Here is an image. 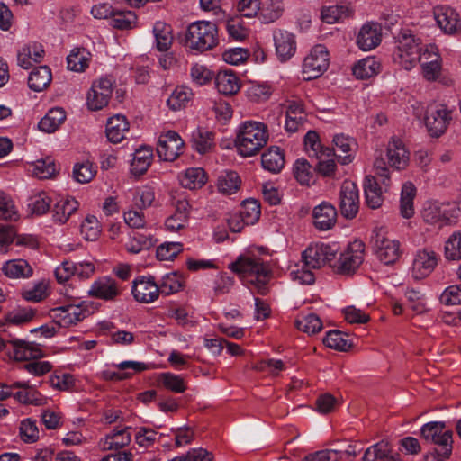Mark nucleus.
Wrapping results in <instances>:
<instances>
[{
	"label": "nucleus",
	"mask_w": 461,
	"mask_h": 461,
	"mask_svg": "<svg viewBox=\"0 0 461 461\" xmlns=\"http://www.w3.org/2000/svg\"><path fill=\"white\" fill-rule=\"evenodd\" d=\"M267 254V249L264 248L249 249L229 267L250 289H255L261 294L267 293V285L272 275L269 264L261 257Z\"/></svg>",
	"instance_id": "1"
},
{
	"label": "nucleus",
	"mask_w": 461,
	"mask_h": 461,
	"mask_svg": "<svg viewBox=\"0 0 461 461\" xmlns=\"http://www.w3.org/2000/svg\"><path fill=\"white\" fill-rule=\"evenodd\" d=\"M268 137V130L265 123L246 121L237 129L235 147L240 156L252 157L267 143Z\"/></svg>",
	"instance_id": "2"
},
{
	"label": "nucleus",
	"mask_w": 461,
	"mask_h": 461,
	"mask_svg": "<svg viewBox=\"0 0 461 461\" xmlns=\"http://www.w3.org/2000/svg\"><path fill=\"white\" fill-rule=\"evenodd\" d=\"M374 168L375 176H368L366 177L364 184V191L366 203L372 209L379 208L384 201L383 194L386 192L390 186V173L386 167L385 159L383 152L376 154L374 161Z\"/></svg>",
	"instance_id": "3"
},
{
	"label": "nucleus",
	"mask_w": 461,
	"mask_h": 461,
	"mask_svg": "<svg viewBox=\"0 0 461 461\" xmlns=\"http://www.w3.org/2000/svg\"><path fill=\"white\" fill-rule=\"evenodd\" d=\"M395 44L393 62L406 70H411L417 65L419 57L424 50L420 38L410 30H402L395 37Z\"/></svg>",
	"instance_id": "4"
},
{
	"label": "nucleus",
	"mask_w": 461,
	"mask_h": 461,
	"mask_svg": "<svg viewBox=\"0 0 461 461\" xmlns=\"http://www.w3.org/2000/svg\"><path fill=\"white\" fill-rule=\"evenodd\" d=\"M219 41L218 28L208 21L192 23L186 30L185 46L190 50L203 52L212 50Z\"/></svg>",
	"instance_id": "5"
},
{
	"label": "nucleus",
	"mask_w": 461,
	"mask_h": 461,
	"mask_svg": "<svg viewBox=\"0 0 461 461\" xmlns=\"http://www.w3.org/2000/svg\"><path fill=\"white\" fill-rule=\"evenodd\" d=\"M422 438L441 447L442 456L449 457L453 448V432L446 429L443 421H430L424 424L420 429Z\"/></svg>",
	"instance_id": "6"
},
{
	"label": "nucleus",
	"mask_w": 461,
	"mask_h": 461,
	"mask_svg": "<svg viewBox=\"0 0 461 461\" xmlns=\"http://www.w3.org/2000/svg\"><path fill=\"white\" fill-rule=\"evenodd\" d=\"M459 209L449 203L428 202L421 212L423 221L429 224L441 228L451 224L458 217Z\"/></svg>",
	"instance_id": "7"
},
{
	"label": "nucleus",
	"mask_w": 461,
	"mask_h": 461,
	"mask_svg": "<svg viewBox=\"0 0 461 461\" xmlns=\"http://www.w3.org/2000/svg\"><path fill=\"white\" fill-rule=\"evenodd\" d=\"M371 242L375 255L384 264H393L400 258V242L390 239L384 228L374 230Z\"/></svg>",
	"instance_id": "8"
},
{
	"label": "nucleus",
	"mask_w": 461,
	"mask_h": 461,
	"mask_svg": "<svg viewBox=\"0 0 461 461\" xmlns=\"http://www.w3.org/2000/svg\"><path fill=\"white\" fill-rule=\"evenodd\" d=\"M365 245L361 240L349 243L339 259L332 266L335 271L341 275L353 274L363 263Z\"/></svg>",
	"instance_id": "9"
},
{
	"label": "nucleus",
	"mask_w": 461,
	"mask_h": 461,
	"mask_svg": "<svg viewBox=\"0 0 461 461\" xmlns=\"http://www.w3.org/2000/svg\"><path fill=\"white\" fill-rule=\"evenodd\" d=\"M13 395L19 402L41 405L44 399L33 389L29 382L19 381L10 384H0V401Z\"/></svg>",
	"instance_id": "10"
},
{
	"label": "nucleus",
	"mask_w": 461,
	"mask_h": 461,
	"mask_svg": "<svg viewBox=\"0 0 461 461\" xmlns=\"http://www.w3.org/2000/svg\"><path fill=\"white\" fill-rule=\"evenodd\" d=\"M330 63L329 52L325 46L318 44L304 58L303 76L305 80H312L321 76Z\"/></svg>",
	"instance_id": "11"
},
{
	"label": "nucleus",
	"mask_w": 461,
	"mask_h": 461,
	"mask_svg": "<svg viewBox=\"0 0 461 461\" xmlns=\"http://www.w3.org/2000/svg\"><path fill=\"white\" fill-rule=\"evenodd\" d=\"M338 252V245L316 243L310 245L302 254L303 264L306 267L316 269L321 267L326 262L335 258Z\"/></svg>",
	"instance_id": "12"
},
{
	"label": "nucleus",
	"mask_w": 461,
	"mask_h": 461,
	"mask_svg": "<svg viewBox=\"0 0 461 461\" xmlns=\"http://www.w3.org/2000/svg\"><path fill=\"white\" fill-rule=\"evenodd\" d=\"M0 350H6L8 355L17 361L37 359L42 357L41 350L37 345L19 339L5 340L0 338Z\"/></svg>",
	"instance_id": "13"
},
{
	"label": "nucleus",
	"mask_w": 461,
	"mask_h": 461,
	"mask_svg": "<svg viewBox=\"0 0 461 461\" xmlns=\"http://www.w3.org/2000/svg\"><path fill=\"white\" fill-rule=\"evenodd\" d=\"M87 313L88 311L82 303H69L50 311L52 320L60 327L66 328L77 325L86 317Z\"/></svg>",
	"instance_id": "14"
},
{
	"label": "nucleus",
	"mask_w": 461,
	"mask_h": 461,
	"mask_svg": "<svg viewBox=\"0 0 461 461\" xmlns=\"http://www.w3.org/2000/svg\"><path fill=\"white\" fill-rule=\"evenodd\" d=\"M421 75L427 81L434 82L439 78L442 70V58L435 45L425 46L419 57Z\"/></svg>",
	"instance_id": "15"
},
{
	"label": "nucleus",
	"mask_w": 461,
	"mask_h": 461,
	"mask_svg": "<svg viewBox=\"0 0 461 461\" xmlns=\"http://www.w3.org/2000/svg\"><path fill=\"white\" fill-rule=\"evenodd\" d=\"M113 83L114 81L108 77H100L93 82L86 97V104L90 110H101L108 104Z\"/></svg>",
	"instance_id": "16"
},
{
	"label": "nucleus",
	"mask_w": 461,
	"mask_h": 461,
	"mask_svg": "<svg viewBox=\"0 0 461 461\" xmlns=\"http://www.w3.org/2000/svg\"><path fill=\"white\" fill-rule=\"evenodd\" d=\"M450 120V111L444 104H433L428 107L425 124L431 137L441 136L446 131Z\"/></svg>",
	"instance_id": "17"
},
{
	"label": "nucleus",
	"mask_w": 461,
	"mask_h": 461,
	"mask_svg": "<svg viewBox=\"0 0 461 461\" xmlns=\"http://www.w3.org/2000/svg\"><path fill=\"white\" fill-rule=\"evenodd\" d=\"M339 200L342 216L347 219L355 218L359 209V192L354 182L345 180L342 183Z\"/></svg>",
	"instance_id": "18"
},
{
	"label": "nucleus",
	"mask_w": 461,
	"mask_h": 461,
	"mask_svg": "<svg viewBox=\"0 0 461 461\" xmlns=\"http://www.w3.org/2000/svg\"><path fill=\"white\" fill-rule=\"evenodd\" d=\"M184 149V140L180 135L174 131H168L161 134L158 138L157 152L158 157L166 161L175 160Z\"/></svg>",
	"instance_id": "19"
},
{
	"label": "nucleus",
	"mask_w": 461,
	"mask_h": 461,
	"mask_svg": "<svg viewBox=\"0 0 461 461\" xmlns=\"http://www.w3.org/2000/svg\"><path fill=\"white\" fill-rule=\"evenodd\" d=\"M438 262V258L435 251L429 249L418 250L412 262V277L420 280L429 276L437 267Z\"/></svg>",
	"instance_id": "20"
},
{
	"label": "nucleus",
	"mask_w": 461,
	"mask_h": 461,
	"mask_svg": "<svg viewBox=\"0 0 461 461\" xmlns=\"http://www.w3.org/2000/svg\"><path fill=\"white\" fill-rule=\"evenodd\" d=\"M386 158V166L401 170L404 169L408 166L410 152L401 139L392 137L387 144ZM386 167L388 168V167Z\"/></svg>",
	"instance_id": "21"
},
{
	"label": "nucleus",
	"mask_w": 461,
	"mask_h": 461,
	"mask_svg": "<svg viewBox=\"0 0 461 461\" xmlns=\"http://www.w3.org/2000/svg\"><path fill=\"white\" fill-rule=\"evenodd\" d=\"M174 212L165 221L166 229L169 231H178L185 227L189 219L190 205L185 196L174 198Z\"/></svg>",
	"instance_id": "22"
},
{
	"label": "nucleus",
	"mask_w": 461,
	"mask_h": 461,
	"mask_svg": "<svg viewBox=\"0 0 461 461\" xmlns=\"http://www.w3.org/2000/svg\"><path fill=\"white\" fill-rule=\"evenodd\" d=\"M119 371L109 369L103 370L100 373L102 379L105 381H122L129 379L135 373H140L147 369L148 366L143 362L127 360L113 365Z\"/></svg>",
	"instance_id": "23"
},
{
	"label": "nucleus",
	"mask_w": 461,
	"mask_h": 461,
	"mask_svg": "<svg viewBox=\"0 0 461 461\" xmlns=\"http://www.w3.org/2000/svg\"><path fill=\"white\" fill-rule=\"evenodd\" d=\"M132 294L136 301L149 303L158 298L159 288L152 276H140L132 285Z\"/></svg>",
	"instance_id": "24"
},
{
	"label": "nucleus",
	"mask_w": 461,
	"mask_h": 461,
	"mask_svg": "<svg viewBox=\"0 0 461 461\" xmlns=\"http://www.w3.org/2000/svg\"><path fill=\"white\" fill-rule=\"evenodd\" d=\"M334 149L332 156H336L339 161L343 165L351 163L354 159L357 144L356 140L343 133L336 134L332 140Z\"/></svg>",
	"instance_id": "25"
},
{
	"label": "nucleus",
	"mask_w": 461,
	"mask_h": 461,
	"mask_svg": "<svg viewBox=\"0 0 461 461\" xmlns=\"http://www.w3.org/2000/svg\"><path fill=\"white\" fill-rule=\"evenodd\" d=\"M121 286L114 279L103 276L92 284L88 293L93 297L113 301L121 294Z\"/></svg>",
	"instance_id": "26"
},
{
	"label": "nucleus",
	"mask_w": 461,
	"mask_h": 461,
	"mask_svg": "<svg viewBox=\"0 0 461 461\" xmlns=\"http://www.w3.org/2000/svg\"><path fill=\"white\" fill-rule=\"evenodd\" d=\"M381 41V25L377 23H367L360 29L357 38V44L362 50L366 51L377 47Z\"/></svg>",
	"instance_id": "27"
},
{
	"label": "nucleus",
	"mask_w": 461,
	"mask_h": 461,
	"mask_svg": "<svg viewBox=\"0 0 461 461\" xmlns=\"http://www.w3.org/2000/svg\"><path fill=\"white\" fill-rule=\"evenodd\" d=\"M434 18L439 28L447 34L456 32L459 25V15L450 6L438 5L433 10Z\"/></svg>",
	"instance_id": "28"
},
{
	"label": "nucleus",
	"mask_w": 461,
	"mask_h": 461,
	"mask_svg": "<svg viewBox=\"0 0 461 461\" xmlns=\"http://www.w3.org/2000/svg\"><path fill=\"white\" fill-rule=\"evenodd\" d=\"M131 427L116 428L105 435L99 442L103 450H119L127 447L131 441L130 429Z\"/></svg>",
	"instance_id": "29"
},
{
	"label": "nucleus",
	"mask_w": 461,
	"mask_h": 461,
	"mask_svg": "<svg viewBox=\"0 0 461 461\" xmlns=\"http://www.w3.org/2000/svg\"><path fill=\"white\" fill-rule=\"evenodd\" d=\"M276 53L281 61H286L294 56L296 50L294 36L286 32L278 30L274 32Z\"/></svg>",
	"instance_id": "30"
},
{
	"label": "nucleus",
	"mask_w": 461,
	"mask_h": 461,
	"mask_svg": "<svg viewBox=\"0 0 461 461\" xmlns=\"http://www.w3.org/2000/svg\"><path fill=\"white\" fill-rule=\"evenodd\" d=\"M314 225L321 230L331 229L337 221V211L329 203H322L313 209Z\"/></svg>",
	"instance_id": "31"
},
{
	"label": "nucleus",
	"mask_w": 461,
	"mask_h": 461,
	"mask_svg": "<svg viewBox=\"0 0 461 461\" xmlns=\"http://www.w3.org/2000/svg\"><path fill=\"white\" fill-rule=\"evenodd\" d=\"M44 56V49L41 43L30 42L24 45L17 53V62L20 67L28 69L33 62H41Z\"/></svg>",
	"instance_id": "32"
},
{
	"label": "nucleus",
	"mask_w": 461,
	"mask_h": 461,
	"mask_svg": "<svg viewBox=\"0 0 461 461\" xmlns=\"http://www.w3.org/2000/svg\"><path fill=\"white\" fill-rule=\"evenodd\" d=\"M129 130V122L124 115L116 114L111 117L106 124V136L109 141L119 143L125 138Z\"/></svg>",
	"instance_id": "33"
},
{
	"label": "nucleus",
	"mask_w": 461,
	"mask_h": 461,
	"mask_svg": "<svg viewBox=\"0 0 461 461\" xmlns=\"http://www.w3.org/2000/svg\"><path fill=\"white\" fill-rule=\"evenodd\" d=\"M247 208L251 209V213L248 218H244L239 213L233 214L228 219V226L232 232H240L245 225L254 224L259 219L260 209L256 201L249 202Z\"/></svg>",
	"instance_id": "34"
},
{
	"label": "nucleus",
	"mask_w": 461,
	"mask_h": 461,
	"mask_svg": "<svg viewBox=\"0 0 461 461\" xmlns=\"http://www.w3.org/2000/svg\"><path fill=\"white\" fill-rule=\"evenodd\" d=\"M215 86L219 93L232 95L240 88L239 77L230 70L220 71L215 77Z\"/></svg>",
	"instance_id": "35"
},
{
	"label": "nucleus",
	"mask_w": 461,
	"mask_h": 461,
	"mask_svg": "<svg viewBox=\"0 0 461 461\" xmlns=\"http://www.w3.org/2000/svg\"><path fill=\"white\" fill-rule=\"evenodd\" d=\"M3 273L10 278H29L33 274L32 266L23 258L11 259L2 267Z\"/></svg>",
	"instance_id": "36"
},
{
	"label": "nucleus",
	"mask_w": 461,
	"mask_h": 461,
	"mask_svg": "<svg viewBox=\"0 0 461 461\" xmlns=\"http://www.w3.org/2000/svg\"><path fill=\"white\" fill-rule=\"evenodd\" d=\"M261 164L264 169L274 174L279 173L285 166L283 150L276 146L270 147L262 154Z\"/></svg>",
	"instance_id": "37"
},
{
	"label": "nucleus",
	"mask_w": 461,
	"mask_h": 461,
	"mask_svg": "<svg viewBox=\"0 0 461 461\" xmlns=\"http://www.w3.org/2000/svg\"><path fill=\"white\" fill-rule=\"evenodd\" d=\"M78 203L73 197L60 198L53 208L54 221L63 224L67 222L69 217L77 212Z\"/></svg>",
	"instance_id": "38"
},
{
	"label": "nucleus",
	"mask_w": 461,
	"mask_h": 461,
	"mask_svg": "<svg viewBox=\"0 0 461 461\" xmlns=\"http://www.w3.org/2000/svg\"><path fill=\"white\" fill-rule=\"evenodd\" d=\"M51 79L50 68L48 66H40L30 73L28 86L32 90L41 92L49 86Z\"/></svg>",
	"instance_id": "39"
},
{
	"label": "nucleus",
	"mask_w": 461,
	"mask_h": 461,
	"mask_svg": "<svg viewBox=\"0 0 461 461\" xmlns=\"http://www.w3.org/2000/svg\"><path fill=\"white\" fill-rule=\"evenodd\" d=\"M91 57V53L85 48H74L67 57L68 68L83 72L88 68Z\"/></svg>",
	"instance_id": "40"
},
{
	"label": "nucleus",
	"mask_w": 461,
	"mask_h": 461,
	"mask_svg": "<svg viewBox=\"0 0 461 461\" xmlns=\"http://www.w3.org/2000/svg\"><path fill=\"white\" fill-rule=\"evenodd\" d=\"M156 47L159 51H167L173 43L172 28L169 24L158 21L153 26Z\"/></svg>",
	"instance_id": "41"
},
{
	"label": "nucleus",
	"mask_w": 461,
	"mask_h": 461,
	"mask_svg": "<svg viewBox=\"0 0 461 461\" xmlns=\"http://www.w3.org/2000/svg\"><path fill=\"white\" fill-rule=\"evenodd\" d=\"M416 195V188L411 182L403 184L400 199V212L405 219H410L414 215L413 199Z\"/></svg>",
	"instance_id": "42"
},
{
	"label": "nucleus",
	"mask_w": 461,
	"mask_h": 461,
	"mask_svg": "<svg viewBox=\"0 0 461 461\" xmlns=\"http://www.w3.org/2000/svg\"><path fill=\"white\" fill-rule=\"evenodd\" d=\"M152 158V149L149 148H140L136 149L131 165V172L134 176H141L145 174L151 165Z\"/></svg>",
	"instance_id": "43"
},
{
	"label": "nucleus",
	"mask_w": 461,
	"mask_h": 461,
	"mask_svg": "<svg viewBox=\"0 0 461 461\" xmlns=\"http://www.w3.org/2000/svg\"><path fill=\"white\" fill-rule=\"evenodd\" d=\"M65 119L66 113L62 108H52L40 121L39 129L48 133L54 132L64 122Z\"/></svg>",
	"instance_id": "44"
},
{
	"label": "nucleus",
	"mask_w": 461,
	"mask_h": 461,
	"mask_svg": "<svg viewBox=\"0 0 461 461\" xmlns=\"http://www.w3.org/2000/svg\"><path fill=\"white\" fill-rule=\"evenodd\" d=\"M381 70V63L375 57L359 60L353 68L357 78L366 79L377 75Z\"/></svg>",
	"instance_id": "45"
},
{
	"label": "nucleus",
	"mask_w": 461,
	"mask_h": 461,
	"mask_svg": "<svg viewBox=\"0 0 461 461\" xmlns=\"http://www.w3.org/2000/svg\"><path fill=\"white\" fill-rule=\"evenodd\" d=\"M206 180V174L201 167L188 168L179 176L181 185L190 190L201 188Z\"/></svg>",
	"instance_id": "46"
},
{
	"label": "nucleus",
	"mask_w": 461,
	"mask_h": 461,
	"mask_svg": "<svg viewBox=\"0 0 461 461\" xmlns=\"http://www.w3.org/2000/svg\"><path fill=\"white\" fill-rule=\"evenodd\" d=\"M240 184L241 180L238 173L225 171L218 176L217 188L223 194H231L240 189Z\"/></svg>",
	"instance_id": "47"
},
{
	"label": "nucleus",
	"mask_w": 461,
	"mask_h": 461,
	"mask_svg": "<svg viewBox=\"0 0 461 461\" xmlns=\"http://www.w3.org/2000/svg\"><path fill=\"white\" fill-rule=\"evenodd\" d=\"M295 179L303 185H311L314 183V172L305 158L297 159L293 167Z\"/></svg>",
	"instance_id": "48"
},
{
	"label": "nucleus",
	"mask_w": 461,
	"mask_h": 461,
	"mask_svg": "<svg viewBox=\"0 0 461 461\" xmlns=\"http://www.w3.org/2000/svg\"><path fill=\"white\" fill-rule=\"evenodd\" d=\"M389 443L382 440L368 447L363 456V461H392Z\"/></svg>",
	"instance_id": "49"
},
{
	"label": "nucleus",
	"mask_w": 461,
	"mask_h": 461,
	"mask_svg": "<svg viewBox=\"0 0 461 461\" xmlns=\"http://www.w3.org/2000/svg\"><path fill=\"white\" fill-rule=\"evenodd\" d=\"M192 141L194 148L199 153L204 154L213 146V134L206 129L197 128L192 133Z\"/></svg>",
	"instance_id": "50"
},
{
	"label": "nucleus",
	"mask_w": 461,
	"mask_h": 461,
	"mask_svg": "<svg viewBox=\"0 0 461 461\" xmlns=\"http://www.w3.org/2000/svg\"><path fill=\"white\" fill-rule=\"evenodd\" d=\"M304 145L305 149L310 156L319 157L321 154V158L323 156L330 158L333 154L331 149L322 147L319 140V135L313 131H309L306 133L304 137Z\"/></svg>",
	"instance_id": "51"
},
{
	"label": "nucleus",
	"mask_w": 461,
	"mask_h": 461,
	"mask_svg": "<svg viewBox=\"0 0 461 461\" xmlns=\"http://www.w3.org/2000/svg\"><path fill=\"white\" fill-rule=\"evenodd\" d=\"M193 92L185 86H177L167 98L168 107L173 111H178L187 105L191 101Z\"/></svg>",
	"instance_id": "52"
},
{
	"label": "nucleus",
	"mask_w": 461,
	"mask_h": 461,
	"mask_svg": "<svg viewBox=\"0 0 461 461\" xmlns=\"http://www.w3.org/2000/svg\"><path fill=\"white\" fill-rule=\"evenodd\" d=\"M96 174V167L90 161L77 162L74 165L72 176L80 184L89 183Z\"/></svg>",
	"instance_id": "53"
},
{
	"label": "nucleus",
	"mask_w": 461,
	"mask_h": 461,
	"mask_svg": "<svg viewBox=\"0 0 461 461\" xmlns=\"http://www.w3.org/2000/svg\"><path fill=\"white\" fill-rule=\"evenodd\" d=\"M298 330L310 335L318 333L322 329V321L315 313L303 315L295 321Z\"/></svg>",
	"instance_id": "54"
},
{
	"label": "nucleus",
	"mask_w": 461,
	"mask_h": 461,
	"mask_svg": "<svg viewBox=\"0 0 461 461\" xmlns=\"http://www.w3.org/2000/svg\"><path fill=\"white\" fill-rule=\"evenodd\" d=\"M32 167V175L40 179L50 178L57 173L55 162L50 158L36 160Z\"/></svg>",
	"instance_id": "55"
},
{
	"label": "nucleus",
	"mask_w": 461,
	"mask_h": 461,
	"mask_svg": "<svg viewBox=\"0 0 461 461\" xmlns=\"http://www.w3.org/2000/svg\"><path fill=\"white\" fill-rule=\"evenodd\" d=\"M154 245V240L151 235H144L140 233H135L131 237L129 241L126 243V249L128 252L132 254H138L142 250L149 249Z\"/></svg>",
	"instance_id": "56"
},
{
	"label": "nucleus",
	"mask_w": 461,
	"mask_h": 461,
	"mask_svg": "<svg viewBox=\"0 0 461 461\" xmlns=\"http://www.w3.org/2000/svg\"><path fill=\"white\" fill-rule=\"evenodd\" d=\"M350 9L345 5H330L325 6L321 10L322 20L330 24L335 23L341 19L350 15Z\"/></svg>",
	"instance_id": "57"
},
{
	"label": "nucleus",
	"mask_w": 461,
	"mask_h": 461,
	"mask_svg": "<svg viewBox=\"0 0 461 461\" xmlns=\"http://www.w3.org/2000/svg\"><path fill=\"white\" fill-rule=\"evenodd\" d=\"M49 285L46 281H40L33 286L23 289L22 296L28 302L38 303L48 296Z\"/></svg>",
	"instance_id": "58"
},
{
	"label": "nucleus",
	"mask_w": 461,
	"mask_h": 461,
	"mask_svg": "<svg viewBox=\"0 0 461 461\" xmlns=\"http://www.w3.org/2000/svg\"><path fill=\"white\" fill-rule=\"evenodd\" d=\"M183 287V281L176 273H168L162 277L158 285L159 294L169 295L180 291Z\"/></svg>",
	"instance_id": "59"
},
{
	"label": "nucleus",
	"mask_w": 461,
	"mask_h": 461,
	"mask_svg": "<svg viewBox=\"0 0 461 461\" xmlns=\"http://www.w3.org/2000/svg\"><path fill=\"white\" fill-rule=\"evenodd\" d=\"M272 94L271 87L267 84L252 83L246 89L247 97L255 103L264 102Z\"/></svg>",
	"instance_id": "60"
},
{
	"label": "nucleus",
	"mask_w": 461,
	"mask_h": 461,
	"mask_svg": "<svg viewBox=\"0 0 461 461\" xmlns=\"http://www.w3.org/2000/svg\"><path fill=\"white\" fill-rule=\"evenodd\" d=\"M284 12V5L280 0H270L261 11V19L265 23H273L280 18Z\"/></svg>",
	"instance_id": "61"
},
{
	"label": "nucleus",
	"mask_w": 461,
	"mask_h": 461,
	"mask_svg": "<svg viewBox=\"0 0 461 461\" xmlns=\"http://www.w3.org/2000/svg\"><path fill=\"white\" fill-rule=\"evenodd\" d=\"M101 232V226L97 218L87 215L81 223V233L86 240H95Z\"/></svg>",
	"instance_id": "62"
},
{
	"label": "nucleus",
	"mask_w": 461,
	"mask_h": 461,
	"mask_svg": "<svg viewBox=\"0 0 461 461\" xmlns=\"http://www.w3.org/2000/svg\"><path fill=\"white\" fill-rule=\"evenodd\" d=\"M50 202L51 200L47 194L39 193L30 198L28 207L32 213L42 215L49 211L50 207Z\"/></svg>",
	"instance_id": "63"
},
{
	"label": "nucleus",
	"mask_w": 461,
	"mask_h": 461,
	"mask_svg": "<svg viewBox=\"0 0 461 461\" xmlns=\"http://www.w3.org/2000/svg\"><path fill=\"white\" fill-rule=\"evenodd\" d=\"M445 255L449 260L461 258V232L453 233L446 242Z\"/></svg>",
	"instance_id": "64"
}]
</instances>
